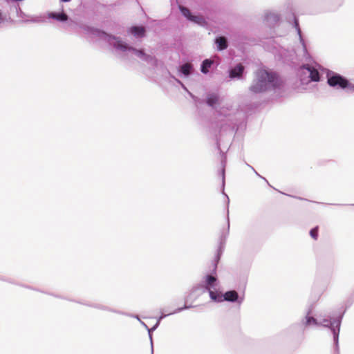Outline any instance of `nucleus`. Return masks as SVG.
Segmentation results:
<instances>
[{"mask_svg":"<svg viewBox=\"0 0 354 354\" xmlns=\"http://www.w3.org/2000/svg\"><path fill=\"white\" fill-rule=\"evenodd\" d=\"M215 43L216 44V48L218 51L225 50L228 46L227 39L223 36L216 37Z\"/></svg>","mask_w":354,"mask_h":354,"instance_id":"12","label":"nucleus"},{"mask_svg":"<svg viewBox=\"0 0 354 354\" xmlns=\"http://www.w3.org/2000/svg\"><path fill=\"white\" fill-rule=\"evenodd\" d=\"M61 1H63V2H68V1H70L71 0H61Z\"/></svg>","mask_w":354,"mask_h":354,"instance_id":"36","label":"nucleus"},{"mask_svg":"<svg viewBox=\"0 0 354 354\" xmlns=\"http://www.w3.org/2000/svg\"><path fill=\"white\" fill-rule=\"evenodd\" d=\"M179 10L181 12V14L189 21H190L192 17L193 16L192 13L190 12L189 10L186 7H184L183 6H179Z\"/></svg>","mask_w":354,"mask_h":354,"instance_id":"23","label":"nucleus"},{"mask_svg":"<svg viewBox=\"0 0 354 354\" xmlns=\"http://www.w3.org/2000/svg\"><path fill=\"white\" fill-rule=\"evenodd\" d=\"M213 62L211 59H205L203 60L201 65V71L203 74H207L209 72V68L212 66Z\"/></svg>","mask_w":354,"mask_h":354,"instance_id":"17","label":"nucleus"},{"mask_svg":"<svg viewBox=\"0 0 354 354\" xmlns=\"http://www.w3.org/2000/svg\"><path fill=\"white\" fill-rule=\"evenodd\" d=\"M140 322L143 325V326H145L148 330V326L143 322L141 321Z\"/></svg>","mask_w":354,"mask_h":354,"instance_id":"34","label":"nucleus"},{"mask_svg":"<svg viewBox=\"0 0 354 354\" xmlns=\"http://www.w3.org/2000/svg\"><path fill=\"white\" fill-rule=\"evenodd\" d=\"M223 301L236 302L239 304H241L243 301V297H239L236 290H229L223 295Z\"/></svg>","mask_w":354,"mask_h":354,"instance_id":"7","label":"nucleus"},{"mask_svg":"<svg viewBox=\"0 0 354 354\" xmlns=\"http://www.w3.org/2000/svg\"><path fill=\"white\" fill-rule=\"evenodd\" d=\"M342 319V315H340L338 317L333 319H332L331 317L324 318L322 321L319 322V326L329 328L330 329L333 335L335 351L337 354H339V335Z\"/></svg>","mask_w":354,"mask_h":354,"instance_id":"3","label":"nucleus"},{"mask_svg":"<svg viewBox=\"0 0 354 354\" xmlns=\"http://www.w3.org/2000/svg\"><path fill=\"white\" fill-rule=\"evenodd\" d=\"M188 93H189V95L192 96V97H194V95H192L191 93H189V91H188Z\"/></svg>","mask_w":354,"mask_h":354,"instance_id":"38","label":"nucleus"},{"mask_svg":"<svg viewBox=\"0 0 354 354\" xmlns=\"http://www.w3.org/2000/svg\"><path fill=\"white\" fill-rule=\"evenodd\" d=\"M310 311L309 310L305 317V319L302 321V324L305 326H309L311 325L314 326H319V321L314 318L313 317L310 316Z\"/></svg>","mask_w":354,"mask_h":354,"instance_id":"14","label":"nucleus"},{"mask_svg":"<svg viewBox=\"0 0 354 354\" xmlns=\"http://www.w3.org/2000/svg\"><path fill=\"white\" fill-rule=\"evenodd\" d=\"M279 15L274 12H268L265 15L264 21L268 26L275 25L279 21Z\"/></svg>","mask_w":354,"mask_h":354,"instance_id":"11","label":"nucleus"},{"mask_svg":"<svg viewBox=\"0 0 354 354\" xmlns=\"http://www.w3.org/2000/svg\"><path fill=\"white\" fill-rule=\"evenodd\" d=\"M244 69V66L241 64H238L236 66L229 70V77L231 80L241 79Z\"/></svg>","mask_w":354,"mask_h":354,"instance_id":"10","label":"nucleus"},{"mask_svg":"<svg viewBox=\"0 0 354 354\" xmlns=\"http://www.w3.org/2000/svg\"><path fill=\"white\" fill-rule=\"evenodd\" d=\"M218 100L219 96L217 93H209L207 96L206 103L209 106L214 108L218 103Z\"/></svg>","mask_w":354,"mask_h":354,"instance_id":"15","label":"nucleus"},{"mask_svg":"<svg viewBox=\"0 0 354 354\" xmlns=\"http://www.w3.org/2000/svg\"><path fill=\"white\" fill-rule=\"evenodd\" d=\"M327 83L333 88L345 90L348 93H354V84L350 82L344 76L334 73H328L327 74Z\"/></svg>","mask_w":354,"mask_h":354,"instance_id":"4","label":"nucleus"},{"mask_svg":"<svg viewBox=\"0 0 354 354\" xmlns=\"http://www.w3.org/2000/svg\"><path fill=\"white\" fill-rule=\"evenodd\" d=\"M160 322L159 321H157L156 324L151 328H148V333L151 342V354H153V340H152V335L151 332L155 330L159 326Z\"/></svg>","mask_w":354,"mask_h":354,"instance_id":"26","label":"nucleus"},{"mask_svg":"<svg viewBox=\"0 0 354 354\" xmlns=\"http://www.w3.org/2000/svg\"><path fill=\"white\" fill-rule=\"evenodd\" d=\"M203 282L204 285L201 286L203 289V292L216 290L217 286V279L216 277L212 274H207L205 277Z\"/></svg>","mask_w":354,"mask_h":354,"instance_id":"5","label":"nucleus"},{"mask_svg":"<svg viewBox=\"0 0 354 354\" xmlns=\"http://www.w3.org/2000/svg\"><path fill=\"white\" fill-rule=\"evenodd\" d=\"M198 288V287H194L193 290H196Z\"/></svg>","mask_w":354,"mask_h":354,"instance_id":"37","label":"nucleus"},{"mask_svg":"<svg viewBox=\"0 0 354 354\" xmlns=\"http://www.w3.org/2000/svg\"><path fill=\"white\" fill-rule=\"evenodd\" d=\"M13 7L17 12V17L24 18L26 16L25 13L21 10V9L18 3H15L13 6Z\"/></svg>","mask_w":354,"mask_h":354,"instance_id":"28","label":"nucleus"},{"mask_svg":"<svg viewBox=\"0 0 354 354\" xmlns=\"http://www.w3.org/2000/svg\"><path fill=\"white\" fill-rule=\"evenodd\" d=\"M229 229H230V220H229V211L227 210V231L223 233L221 236V243H220V246L219 247H221V251L223 250V245L222 244H225V241L227 237V235H228V232H229ZM220 248H218L219 249Z\"/></svg>","mask_w":354,"mask_h":354,"instance_id":"22","label":"nucleus"},{"mask_svg":"<svg viewBox=\"0 0 354 354\" xmlns=\"http://www.w3.org/2000/svg\"><path fill=\"white\" fill-rule=\"evenodd\" d=\"M77 25V23L73 21H71L68 22V26H71V28H74Z\"/></svg>","mask_w":354,"mask_h":354,"instance_id":"32","label":"nucleus"},{"mask_svg":"<svg viewBox=\"0 0 354 354\" xmlns=\"http://www.w3.org/2000/svg\"><path fill=\"white\" fill-rule=\"evenodd\" d=\"M300 71H302L303 73H305V71H304V70L302 71V70L300 69Z\"/></svg>","mask_w":354,"mask_h":354,"instance_id":"39","label":"nucleus"},{"mask_svg":"<svg viewBox=\"0 0 354 354\" xmlns=\"http://www.w3.org/2000/svg\"><path fill=\"white\" fill-rule=\"evenodd\" d=\"M129 32L136 37H142L145 35V30L142 26H132Z\"/></svg>","mask_w":354,"mask_h":354,"instance_id":"16","label":"nucleus"},{"mask_svg":"<svg viewBox=\"0 0 354 354\" xmlns=\"http://www.w3.org/2000/svg\"><path fill=\"white\" fill-rule=\"evenodd\" d=\"M301 70H306L309 73V77L312 82H319L320 80V75L319 71L314 67L310 66L308 64H303L300 67Z\"/></svg>","mask_w":354,"mask_h":354,"instance_id":"8","label":"nucleus"},{"mask_svg":"<svg viewBox=\"0 0 354 354\" xmlns=\"http://www.w3.org/2000/svg\"><path fill=\"white\" fill-rule=\"evenodd\" d=\"M310 236L314 239H317L318 236V227H315L310 231Z\"/></svg>","mask_w":354,"mask_h":354,"instance_id":"29","label":"nucleus"},{"mask_svg":"<svg viewBox=\"0 0 354 354\" xmlns=\"http://www.w3.org/2000/svg\"><path fill=\"white\" fill-rule=\"evenodd\" d=\"M279 86L277 75L275 73L268 72L265 69H259L255 73V79L250 87L254 93H259L273 90Z\"/></svg>","mask_w":354,"mask_h":354,"instance_id":"2","label":"nucleus"},{"mask_svg":"<svg viewBox=\"0 0 354 354\" xmlns=\"http://www.w3.org/2000/svg\"><path fill=\"white\" fill-rule=\"evenodd\" d=\"M221 255V247H220V248L218 249L217 254H216V257H215L214 260L213 271L214 272H216V268H217V264H218V261L220 260Z\"/></svg>","mask_w":354,"mask_h":354,"instance_id":"27","label":"nucleus"},{"mask_svg":"<svg viewBox=\"0 0 354 354\" xmlns=\"http://www.w3.org/2000/svg\"><path fill=\"white\" fill-rule=\"evenodd\" d=\"M133 317H135V318H136V319H137L138 320H139L140 322H141V321H140V318L138 317V315H134V316H133Z\"/></svg>","mask_w":354,"mask_h":354,"instance_id":"35","label":"nucleus"},{"mask_svg":"<svg viewBox=\"0 0 354 354\" xmlns=\"http://www.w3.org/2000/svg\"><path fill=\"white\" fill-rule=\"evenodd\" d=\"M160 322L159 321H157L156 324L151 328H148V333L151 342V354H153V340H152V335L151 332L155 330L159 326Z\"/></svg>","mask_w":354,"mask_h":354,"instance_id":"24","label":"nucleus"},{"mask_svg":"<svg viewBox=\"0 0 354 354\" xmlns=\"http://www.w3.org/2000/svg\"><path fill=\"white\" fill-rule=\"evenodd\" d=\"M216 145L218 150H221L220 149V142L218 140L216 141ZM220 153H221L222 160H221V165H222V169H221V176H222V187L223 190H224V186H225V167L226 165V156L224 153H223L221 151H220ZM223 194L225 196L227 199V204L229 205L230 199L227 194H225L224 191H223Z\"/></svg>","mask_w":354,"mask_h":354,"instance_id":"9","label":"nucleus"},{"mask_svg":"<svg viewBox=\"0 0 354 354\" xmlns=\"http://www.w3.org/2000/svg\"><path fill=\"white\" fill-rule=\"evenodd\" d=\"M191 21H193L194 23L201 26H205L207 24V21L205 19L200 16H195L193 15L190 19Z\"/></svg>","mask_w":354,"mask_h":354,"instance_id":"21","label":"nucleus"},{"mask_svg":"<svg viewBox=\"0 0 354 354\" xmlns=\"http://www.w3.org/2000/svg\"><path fill=\"white\" fill-rule=\"evenodd\" d=\"M234 127H232L231 124H228L227 127H225V131H227L228 129L233 130Z\"/></svg>","mask_w":354,"mask_h":354,"instance_id":"33","label":"nucleus"},{"mask_svg":"<svg viewBox=\"0 0 354 354\" xmlns=\"http://www.w3.org/2000/svg\"><path fill=\"white\" fill-rule=\"evenodd\" d=\"M160 322L159 321H157L156 324L151 328H148V333L151 342V354H153V340H152V335L151 332L155 330L159 326Z\"/></svg>","mask_w":354,"mask_h":354,"instance_id":"25","label":"nucleus"},{"mask_svg":"<svg viewBox=\"0 0 354 354\" xmlns=\"http://www.w3.org/2000/svg\"><path fill=\"white\" fill-rule=\"evenodd\" d=\"M248 165L249 167H250V168H251V169H252V170L254 171V172L255 173V174H256L257 176H258L259 177H260L261 178H262L263 180H265L268 184H269V183H268V180H267L264 177L261 176V175H260V174H259V173H258V172H257V171L254 169V167H252V166H250V165Z\"/></svg>","mask_w":354,"mask_h":354,"instance_id":"30","label":"nucleus"},{"mask_svg":"<svg viewBox=\"0 0 354 354\" xmlns=\"http://www.w3.org/2000/svg\"><path fill=\"white\" fill-rule=\"evenodd\" d=\"M176 82H177L178 83H179V84L181 85L182 88H183L185 91H187V92H188L187 88H186V86H185V85H184V84H183V83H182L179 80L176 79Z\"/></svg>","mask_w":354,"mask_h":354,"instance_id":"31","label":"nucleus"},{"mask_svg":"<svg viewBox=\"0 0 354 354\" xmlns=\"http://www.w3.org/2000/svg\"><path fill=\"white\" fill-rule=\"evenodd\" d=\"M48 17L51 19L57 20L58 21L64 22L68 21V15L62 12H52L48 14Z\"/></svg>","mask_w":354,"mask_h":354,"instance_id":"13","label":"nucleus"},{"mask_svg":"<svg viewBox=\"0 0 354 354\" xmlns=\"http://www.w3.org/2000/svg\"><path fill=\"white\" fill-rule=\"evenodd\" d=\"M294 26L297 32V35L299 36L300 43L303 47L304 59L306 62H308L311 59V57L307 50V48H306L304 39L302 37L301 31V29H300L299 25V21L295 17V21H294Z\"/></svg>","mask_w":354,"mask_h":354,"instance_id":"6","label":"nucleus"},{"mask_svg":"<svg viewBox=\"0 0 354 354\" xmlns=\"http://www.w3.org/2000/svg\"><path fill=\"white\" fill-rule=\"evenodd\" d=\"M80 27L84 30V33L87 35L91 39L104 41L110 46H112L116 51L126 53L127 55H134L141 60L147 62H151L156 59L154 57L147 55L143 50L136 49L129 46L119 37L109 35L104 31L88 26L82 25Z\"/></svg>","mask_w":354,"mask_h":354,"instance_id":"1","label":"nucleus"},{"mask_svg":"<svg viewBox=\"0 0 354 354\" xmlns=\"http://www.w3.org/2000/svg\"><path fill=\"white\" fill-rule=\"evenodd\" d=\"M193 71V66L189 63H186L180 66V71L185 76L189 75Z\"/></svg>","mask_w":354,"mask_h":354,"instance_id":"18","label":"nucleus"},{"mask_svg":"<svg viewBox=\"0 0 354 354\" xmlns=\"http://www.w3.org/2000/svg\"><path fill=\"white\" fill-rule=\"evenodd\" d=\"M192 307V306H187V305H185L183 307H181V308H176V310H174L173 312H171V313H169L167 314H163L162 313V315L159 317V318L158 319V321H159V322H160L161 319H162L163 318L166 317L167 316H169L170 315H173V314H176V313H178L181 311H183V310H185V309H189Z\"/></svg>","mask_w":354,"mask_h":354,"instance_id":"19","label":"nucleus"},{"mask_svg":"<svg viewBox=\"0 0 354 354\" xmlns=\"http://www.w3.org/2000/svg\"><path fill=\"white\" fill-rule=\"evenodd\" d=\"M209 292V297L212 301L216 302H221L223 301V295L214 291V290L207 291Z\"/></svg>","mask_w":354,"mask_h":354,"instance_id":"20","label":"nucleus"}]
</instances>
